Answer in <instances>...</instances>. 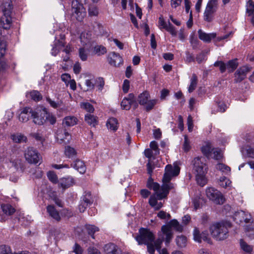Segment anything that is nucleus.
<instances>
[{
    "mask_svg": "<svg viewBox=\"0 0 254 254\" xmlns=\"http://www.w3.org/2000/svg\"><path fill=\"white\" fill-rule=\"evenodd\" d=\"M180 168L175 165H167L165 168V173L163 178V184L161 187L157 183L154 182L150 177L148 180L147 187L156 192L158 199H162L167 197L169 190L175 188L174 184L170 182L172 177L177 176L180 173Z\"/></svg>",
    "mask_w": 254,
    "mask_h": 254,
    "instance_id": "nucleus-1",
    "label": "nucleus"
},
{
    "mask_svg": "<svg viewBox=\"0 0 254 254\" xmlns=\"http://www.w3.org/2000/svg\"><path fill=\"white\" fill-rule=\"evenodd\" d=\"M247 235L251 238H254V223L247 225L246 228Z\"/></svg>",
    "mask_w": 254,
    "mask_h": 254,
    "instance_id": "nucleus-47",
    "label": "nucleus"
},
{
    "mask_svg": "<svg viewBox=\"0 0 254 254\" xmlns=\"http://www.w3.org/2000/svg\"><path fill=\"white\" fill-rule=\"evenodd\" d=\"M89 14L90 16H97L98 14V9L94 5H90L88 8Z\"/></svg>",
    "mask_w": 254,
    "mask_h": 254,
    "instance_id": "nucleus-53",
    "label": "nucleus"
},
{
    "mask_svg": "<svg viewBox=\"0 0 254 254\" xmlns=\"http://www.w3.org/2000/svg\"><path fill=\"white\" fill-rule=\"evenodd\" d=\"M135 102L134 96L133 94L130 93L127 97H125L121 103V106L123 109L129 110L131 107V105Z\"/></svg>",
    "mask_w": 254,
    "mask_h": 254,
    "instance_id": "nucleus-15",
    "label": "nucleus"
},
{
    "mask_svg": "<svg viewBox=\"0 0 254 254\" xmlns=\"http://www.w3.org/2000/svg\"><path fill=\"white\" fill-rule=\"evenodd\" d=\"M12 2L11 0H3L2 8L3 13L5 14H11L12 9Z\"/></svg>",
    "mask_w": 254,
    "mask_h": 254,
    "instance_id": "nucleus-30",
    "label": "nucleus"
},
{
    "mask_svg": "<svg viewBox=\"0 0 254 254\" xmlns=\"http://www.w3.org/2000/svg\"><path fill=\"white\" fill-rule=\"evenodd\" d=\"M93 52L98 56L105 54L107 52L106 48L102 45H97L94 47Z\"/></svg>",
    "mask_w": 254,
    "mask_h": 254,
    "instance_id": "nucleus-37",
    "label": "nucleus"
},
{
    "mask_svg": "<svg viewBox=\"0 0 254 254\" xmlns=\"http://www.w3.org/2000/svg\"><path fill=\"white\" fill-rule=\"evenodd\" d=\"M207 197L216 204H223L224 199L222 193L214 188L209 187L206 190Z\"/></svg>",
    "mask_w": 254,
    "mask_h": 254,
    "instance_id": "nucleus-11",
    "label": "nucleus"
},
{
    "mask_svg": "<svg viewBox=\"0 0 254 254\" xmlns=\"http://www.w3.org/2000/svg\"><path fill=\"white\" fill-rule=\"evenodd\" d=\"M237 60L234 59L229 61L227 64V68L229 72L233 71L238 66Z\"/></svg>",
    "mask_w": 254,
    "mask_h": 254,
    "instance_id": "nucleus-38",
    "label": "nucleus"
},
{
    "mask_svg": "<svg viewBox=\"0 0 254 254\" xmlns=\"http://www.w3.org/2000/svg\"><path fill=\"white\" fill-rule=\"evenodd\" d=\"M235 220L240 222L245 221L246 223L249 222L251 216V215L243 210H240L235 212L234 214Z\"/></svg>",
    "mask_w": 254,
    "mask_h": 254,
    "instance_id": "nucleus-18",
    "label": "nucleus"
},
{
    "mask_svg": "<svg viewBox=\"0 0 254 254\" xmlns=\"http://www.w3.org/2000/svg\"><path fill=\"white\" fill-rule=\"evenodd\" d=\"M206 60V55L203 53L197 55L196 57V60L198 64H200Z\"/></svg>",
    "mask_w": 254,
    "mask_h": 254,
    "instance_id": "nucleus-62",
    "label": "nucleus"
},
{
    "mask_svg": "<svg viewBox=\"0 0 254 254\" xmlns=\"http://www.w3.org/2000/svg\"><path fill=\"white\" fill-rule=\"evenodd\" d=\"M106 125L110 130L116 131L118 128V120L115 118H111L107 121Z\"/></svg>",
    "mask_w": 254,
    "mask_h": 254,
    "instance_id": "nucleus-28",
    "label": "nucleus"
},
{
    "mask_svg": "<svg viewBox=\"0 0 254 254\" xmlns=\"http://www.w3.org/2000/svg\"><path fill=\"white\" fill-rule=\"evenodd\" d=\"M216 168L217 170L226 174L229 173L231 170V169L229 166L222 163L217 164Z\"/></svg>",
    "mask_w": 254,
    "mask_h": 254,
    "instance_id": "nucleus-42",
    "label": "nucleus"
},
{
    "mask_svg": "<svg viewBox=\"0 0 254 254\" xmlns=\"http://www.w3.org/2000/svg\"><path fill=\"white\" fill-rule=\"evenodd\" d=\"M11 139L16 143H21L25 142L27 138L21 133H16L11 135Z\"/></svg>",
    "mask_w": 254,
    "mask_h": 254,
    "instance_id": "nucleus-33",
    "label": "nucleus"
},
{
    "mask_svg": "<svg viewBox=\"0 0 254 254\" xmlns=\"http://www.w3.org/2000/svg\"><path fill=\"white\" fill-rule=\"evenodd\" d=\"M129 84H130L129 81L127 79H125L124 81L122 88H123V92L125 93H127L128 91V90L129 89V86H130Z\"/></svg>",
    "mask_w": 254,
    "mask_h": 254,
    "instance_id": "nucleus-63",
    "label": "nucleus"
},
{
    "mask_svg": "<svg viewBox=\"0 0 254 254\" xmlns=\"http://www.w3.org/2000/svg\"><path fill=\"white\" fill-rule=\"evenodd\" d=\"M64 153L67 157L73 158L76 155V152L73 148L67 146L65 147Z\"/></svg>",
    "mask_w": 254,
    "mask_h": 254,
    "instance_id": "nucleus-39",
    "label": "nucleus"
},
{
    "mask_svg": "<svg viewBox=\"0 0 254 254\" xmlns=\"http://www.w3.org/2000/svg\"><path fill=\"white\" fill-rule=\"evenodd\" d=\"M0 254H12L9 247L2 245L0 246Z\"/></svg>",
    "mask_w": 254,
    "mask_h": 254,
    "instance_id": "nucleus-52",
    "label": "nucleus"
},
{
    "mask_svg": "<svg viewBox=\"0 0 254 254\" xmlns=\"http://www.w3.org/2000/svg\"><path fill=\"white\" fill-rule=\"evenodd\" d=\"M104 249L107 254H122L120 249L112 243L105 245Z\"/></svg>",
    "mask_w": 254,
    "mask_h": 254,
    "instance_id": "nucleus-21",
    "label": "nucleus"
},
{
    "mask_svg": "<svg viewBox=\"0 0 254 254\" xmlns=\"http://www.w3.org/2000/svg\"><path fill=\"white\" fill-rule=\"evenodd\" d=\"M73 16L78 21H81L86 15L85 9L78 0H74L71 3Z\"/></svg>",
    "mask_w": 254,
    "mask_h": 254,
    "instance_id": "nucleus-8",
    "label": "nucleus"
},
{
    "mask_svg": "<svg viewBox=\"0 0 254 254\" xmlns=\"http://www.w3.org/2000/svg\"><path fill=\"white\" fill-rule=\"evenodd\" d=\"M73 184V179L72 178H64L60 180L59 186L64 189H67Z\"/></svg>",
    "mask_w": 254,
    "mask_h": 254,
    "instance_id": "nucleus-26",
    "label": "nucleus"
},
{
    "mask_svg": "<svg viewBox=\"0 0 254 254\" xmlns=\"http://www.w3.org/2000/svg\"><path fill=\"white\" fill-rule=\"evenodd\" d=\"M85 121L90 126L95 127L97 124V118L90 114L85 115Z\"/></svg>",
    "mask_w": 254,
    "mask_h": 254,
    "instance_id": "nucleus-29",
    "label": "nucleus"
},
{
    "mask_svg": "<svg viewBox=\"0 0 254 254\" xmlns=\"http://www.w3.org/2000/svg\"><path fill=\"white\" fill-rule=\"evenodd\" d=\"M150 147L151 149L155 152V154H158L159 153V150L158 147L157 142L155 141H152L150 143Z\"/></svg>",
    "mask_w": 254,
    "mask_h": 254,
    "instance_id": "nucleus-61",
    "label": "nucleus"
},
{
    "mask_svg": "<svg viewBox=\"0 0 254 254\" xmlns=\"http://www.w3.org/2000/svg\"><path fill=\"white\" fill-rule=\"evenodd\" d=\"M10 163L11 164V166H13L17 171L23 172L25 170L24 164L20 159L11 158Z\"/></svg>",
    "mask_w": 254,
    "mask_h": 254,
    "instance_id": "nucleus-22",
    "label": "nucleus"
},
{
    "mask_svg": "<svg viewBox=\"0 0 254 254\" xmlns=\"http://www.w3.org/2000/svg\"><path fill=\"white\" fill-rule=\"evenodd\" d=\"M213 158L216 160H220L222 157L221 150L218 148L213 149Z\"/></svg>",
    "mask_w": 254,
    "mask_h": 254,
    "instance_id": "nucleus-55",
    "label": "nucleus"
},
{
    "mask_svg": "<svg viewBox=\"0 0 254 254\" xmlns=\"http://www.w3.org/2000/svg\"><path fill=\"white\" fill-rule=\"evenodd\" d=\"M177 245L180 248H185L187 243V237L183 235L178 236L176 238Z\"/></svg>",
    "mask_w": 254,
    "mask_h": 254,
    "instance_id": "nucleus-31",
    "label": "nucleus"
},
{
    "mask_svg": "<svg viewBox=\"0 0 254 254\" xmlns=\"http://www.w3.org/2000/svg\"><path fill=\"white\" fill-rule=\"evenodd\" d=\"M91 33H85L82 32L80 35V40L81 42L83 44H87L89 42L90 39H91Z\"/></svg>",
    "mask_w": 254,
    "mask_h": 254,
    "instance_id": "nucleus-43",
    "label": "nucleus"
},
{
    "mask_svg": "<svg viewBox=\"0 0 254 254\" xmlns=\"http://www.w3.org/2000/svg\"><path fill=\"white\" fill-rule=\"evenodd\" d=\"M193 235L194 240L198 243H201L202 240L207 241L208 242H209L210 241V239L208 238V234L207 232H202L201 233L200 236L198 237V236L199 235V231L196 228L194 229Z\"/></svg>",
    "mask_w": 254,
    "mask_h": 254,
    "instance_id": "nucleus-16",
    "label": "nucleus"
},
{
    "mask_svg": "<svg viewBox=\"0 0 254 254\" xmlns=\"http://www.w3.org/2000/svg\"><path fill=\"white\" fill-rule=\"evenodd\" d=\"M231 226L230 222L221 221L212 224L210 227V231L214 239L217 241H222L228 238V230Z\"/></svg>",
    "mask_w": 254,
    "mask_h": 254,
    "instance_id": "nucleus-3",
    "label": "nucleus"
},
{
    "mask_svg": "<svg viewBox=\"0 0 254 254\" xmlns=\"http://www.w3.org/2000/svg\"><path fill=\"white\" fill-rule=\"evenodd\" d=\"M47 176L50 181L53 183H57L58 182L57 176L53 172H49L47 173Z\"/></svg>",
    "mask_w": 254,
    "mask_h": 254,
    "instance_id": "nucleus-58",
    "label": "nucleus"
},
{
    "mask_svg": "<svg viewBox=\"0 0 254 254\" xmlns=\"http://www.w3.org/2000/svg\"><path fill=\"white\" fill-rule=\"evenodd\" d=\"M240 245L242 249L247 253H250L252 251V247L250 245H248L246 242L243 241L242 240L240 241Z\"/></svg>",
    "mask_w": 254,
    "mask_h": 254,
    "instance_id": "nucleus-51",
    "label": "nucleus"
},
{
    "mask_svg": "<svg viewBox=\"0 0 254 254\" xmlns=\"http://www.w3.org/2000/svg\"><path fill=\"white\" fill-rule=\"evenodd\" d=\"M199 38L205 43H209L212 39L216 37V34L215 33H206L203 32L201 29L198 31Z\"/></svg>",
    "mask_w": 254,
    "mask_h": 254,
    "instance_id": "nucleus-20",
    "label": "nucleus"
},
{
    "mask_svg": "<svg viewBox=\"0 0 254 254\" xmlns=\"http://www.w3.org/2000/svg\"><path fill=\"white\" fill-rule=\"evenodd\" d=\"M157 216L161 219L168 220L170 219L171 218V215L170 214L167 213V212L163 210L160 211L157 213Z\"/></svg>",
    "mask_w": 254,
    "mask_h": 254,
    "instance_id": "nucleus-54",
    "label": "nucleus"
},
{
    "mask_svg": "<svg viewBox=\"0 0 254 254\" xmlns=\"http://www.w3.org/2000/svg\"><path fill=\"white\" fill-rule=\"evenodd\" d=\"M231 184V181L225 177H221L219 180V185L223 188H226Z\"/></svg>",
    "mask_w": 254,
    "mask_h": 254,
    "instance_id": "nucleus-46",
    "label": "nucleus"
},
{
    "mask_svg": "<svg viewBox=\"0 0 254 254\" xmlns=\"http://www.w3.org/2000/svg\"><path fill=\"white\" fill-rule=\"evenodd\" d=\"M30 96L32 99L35 101H39L42 98L41 94L37 91H33L30 93Z\"/></svg>",
    "mask_w": 254,
    "mask_h": 254,
    "instance_id": "nucleus-48",
    "label": "nucleus"
},
{
    "mask_svg": "<svg viewBox=\"0 0 254 254\" xmlns=\"http://www.w3.org/2000/svg\"><path fill=\"white\" fill-rule=\"evenodd\" d=\"M158 199V196L156 195V192L154 194L151 195L149 199V203L150 205L154 208L155 210H159L162 208L163 206V204L161 201L158 202L160 200Z\"/></svg>",
    "mask_w": 254,
    "mask_h": 254,
    "instance_id": "nucleus-17",
    "label": "nucleus"
},
{
    "mask_svg": "<svg viewBox=\"0 0 254 254\" xmlns=\"http://www.w3.org/2000/svg\"><path fill=\"white\" fill-rule=\"evenodd\" d=\"M89 53V50L84 48H80L79 49V56L82 61H86Z\"/></svg>",
    "mask_w": 254,
    "mask_h": 254,
    "instance_id": "nucleus-34",
    "label": "nucleus"
},
{
    "mask_svg": "<svg viewBox=\"0 0 254 254\" xmlns=\"http://www.w3.org/2000/svg\"><path fill=\"white\" fill-rule=\"evenodd\" d=\"M32 110L30 108H24L19 115V119L22 122H26L29 119L30 116H31Z\"/></svg>",
    "mask_w": 254,
    "mask_h": 254,
    "instance_id": "nucleus-23",
    "label": "nucleus"
},
{
    "mask_svg": "<svg viewBox=\"0 0 254 254\" xmlns=\"http://www.w3.org/2000/svg\"><path fill=\"white\" fill-rule=\"evenodd\" d=\"M11 24V17L10 14L3 13V15L0 19V28L4 29H9Z\"/></svg>",
    "mask_w": 254,
    "mask_h": 254,
    "instance_id": "nucleus-19",
    "label": "nucleus"
},
{
    "mask_svg": "<svg viewBox=\"0 0 254 254\" xmlns=\"http://www.w3.org/2000/svg\"><path fill=\"white\" fill-rule=\"evenodd\" d=\"M1 208L4 213L10 215L14 212V209L9 204H3L1 205Z\"/></svg>",
    "mask_w": 254,
    "mask_h": 254,
    "instance_id": "nucleus-40",
    "label": "nucleus"
},
{
    "mask_svg": "<svg viewBox=\"0 0 254 254\" xmlns=\"http://www.w3.org/2000/svg\"><path fill=\"white\" fill-rule=\"evenodd\" d=\"M85 228L88 234L91 235L93 239L94 238V233L99 230V229L97 227L92 225H86Z\"/></svg>",
    "mask_w": 254,
    "mask_h": 254,
    "instance_id": "nucleus-36",
    "label": "nucleus"
},
{
    "mask_svg": "<svg viewBox=\"0 0 254 254\" xmlns=\"http://www.w3.org/2000/svg\"><path fill=\"white\" fill-rule=\"evenodd\" d=\"M47 211L49 215L55 220L59 221L61 219L60 214L54 205H48L47 206Z\"/></svg>",
    "mask_w": 254,
    "mask_h": 254,
    "instance_id": "nucleus-24",
    "label": "nucleus"
},
{
    "mask_svg": "<svg viewBox=\"0 0 254 254\" xmlns=\"http://www.w3.org/2000/svg\"><path fill=\"white\" fill-rule=\"evenodd\" d=\"M51 194H50V196L52 198V199L55 201L56 204L58 206L62 207V202L61 201L57 198L56 193L55 192H51Z\"/></svg>",
    "mask_w": 254,
    "mask_h": 254,
    "instance_id": "nucleus-59",
    "label": "nucleus"
},
{
    "mask_svg": "<svg viewBox=\"0 0 254 254\" xmlns=\"http://www.w3.org/2000/svg\"><path fill=\"white\" fill-rule=\"evenodd\" d=\"M137 101L140 105L144 107L147 112L153 109L157 102L156 99H150V94L147 91L140 94L138 96Z\"/></svg>",
    "mask_w": 254,
    "mask_h": 254,
    "instance_id": "nucleus-6",
    "label": "nucleus"
},
{
    "mask_svg": "<svg viewBox=\"0 0 254 254\" xmlns=\"http://www.w3.org/2000/svg\"><path fill=\"white\" fill-rule=\"evenodd\" d=\"M109 64L114 66H119L123 62L122 58L119 54L113 52L108 57Z\"/></svg>",
    "mask_w": 254,
    "mask_h": 254,
    "instance_id": "nucleus-14",
    "label": "nucleus"
},
{
    "mask_svg": "<svg viewBox=\"0 0 254 254\" xmlns=\"http://www.w3.org/2000/svg\"><path fill=\"white\" fill-rule=\"evenodd\" d=\"M80 201L84 203L86 205H89L92 203L93 199L91 196V193L90 192H85L84 195L81 197Z\"/></svg>",
    "mask_w": 254,
    "mask_h": 254,
    "instance_id": "nucleus-32",
    "label": "nucleus"
},
{
    "mask_svg": "<svg viewBox=\"0 0 254 254\" xmlns=\"http://www.w3.org/2000/svg\"><path fill=\"white\" fill-rule=\"evenodd\" d=\"M77 119L74 116L65 117L63 121V125L66 127H71L77 124Z\"/></svg>",
    "mask_w": 254,
    "mask_h": 254,
    "instance_id": "nucleus-27",
    "label": "nucleus"
},
{
    "mask_svg": "<svg viewBox=\"0 0 254 254\" xmlns=\"http://www.w3.org/2000/svg\"><path fill=\"white\" fill-rule=\"evenodd\" d=\"M190 40L193 49L197 47L199 41L194 34H192L190 35Z\"/></svg>",
    "mask_w": 254,
    "mask_h": 254,
    "instance_id": "nucleus-57",
    "label": "nucleus"
},
{
    "mask_svg": "<svg viewBox=\"0 0 254 254\" xmlns=\"http://www.w3.org/2000/svg\"><path fill=\"white\" fill-rule=\"evenodd\" d=\"M46 100L50 106L55 109H57V108L60 107L63 103V102L61 100L55 101L49 97H47Z\"/></svg>",
    "mask_w": 254,
    "mask_h": 254,
    "instance_id": "nucleus-44",
    "label": "nucleus"
},
{
    "mask_svg": "<svg viewBox=\"0 0 254 254\" xmlns=\"http://www.w3.org/2000/svg\"><path fill=\"white\" fill-rule=\"evenodd\" d=\"M48 113L46 109L32 110L31 117L33 122L37 125H42L48 119Z\"/></svg>",
    "mask_w": 254,
    "mask_h": 254,
    "instance_id": "nucleus-9",
    "label": "nucleus"
},
{
    "mask_svg": "<svg viewBox=\"0 0 254 254\" xmlns=\"http://www.w3.org/2000/svg\"><path fill=\"white\" fill-rule=\"evenodd\" d=\"M159 24L160 29H165L173 36L177 35V31L173 25L169 21L167 23L162 16L159 17Z\"/></svg>",
    "mask_w": 254,
    "mask_h": 254,
    "instance_id": "nucleus-13",
    "label": "nucleus"
},
{
    "mask_svg": "<svg viewBox=\"0 0 254 254\" xmlns=\"http://www.w3.org/2000/svg\"><path fill=\"white\" fill-rule=\"evenodd\" d=\"M190 148V142L187 135L184 137V142L183 144V149L185 151H188Z\"/></svg>",
    "mask_w": 254,
    "mask_h": 254,
    "instance_id": "nucleus-60",
    "label": "nucleus"
},
{
    "mask_svg": "<svg viewBox=\"0 0 254 254\" xmlns=\"http://www.w3.org/2000/svg\"><path fill=\"white\" fill-rule=\"evenodd\" d=\"M172 228H174L177 231L179 232H182L183 228L179 222L173 219L171 220L167 225L162 226L161 231L163 234L162 238H159L165 241V244L168 245L173 238V233Z\"/></svg>",
    "mask_w": 254,
    "mask_h": 254,
    "instance_id": "nucleus-5",
    "label": "nucleus"
},
{
    "mask_svg": "<svg viewBox=\"0 0 254 254\" xmlns=\"http://www.w3.org/2000/svg\"><path fill=\"white\" fill-rule=\"evenodd\" d=\"M135 239L138 245L145 244L147 245V251L150 254L154 253L155 237L149 230L143 228H140L138 235L135 237Z\"/></svg>",
    "mask_w": 254,
    "mask_h": 254,
    "instance_id": "nucleus-2",
    "label": "nucleus"
},
{
    "mask_svg": "<svg viewBox=\"0 0 254 254\" xmlns=\"http://www.w3.org/2000/svg\"><path fill=\"white\" fill-rule=\"evenodd\" d=\"M204 161V158L201 157H196L192 161L193 169L196 173V180L197 184L202 187L207 183V179L205 177L207 167Z\"/></svg>",
    "mask_w": 254,
    "mask_h": 254,
    "instance_id": "nucleus-4",
    "label": "nucleus"
},
{
    "mask_svg": "<svg viewBox=\"0 0 254 254\" xmlns=\"http://www.w3.org/2000/svg\"><path fill=\"white\" fill-rule=\"evenodd\" d=\"M210 144L208 143L201 148L202 153L206 156H209L211 151H212Z\"/></svg>",
    "mask_w": 254,
    "mask_h": 254,
    "instance_id": "nucleus-49",
    "label": "nucleus"
},
{
    "mask_svg": "<svg viewBox=\"0 0 254 254\" xmlns=\"http://www.w3.org/2000/svg\"><path fill=\"white\" fill-rule=\"evenodd\" d=\"M217 0H209L204 12V20L210 22L212 20L213 14L217 8Z\"/></svg>",
    "mask_w": 254,
    "mask_h": 254,
    "instance_id": "nucleus-10",
    "label": "nucleus"
},
{
    "mask_svg": "<svg viewBox=\"0 0 254 254\" xmlns=\"http://www.w3.org/2000/svg\"><path fill=\"white\" fill-rule=\"evenodd\" d=\"M71 166L80 174H84L86 171V168L84 162L80 160H76Z\"/></svg>",
    "mask_w": 254,
    "mask_h": 254,
    "instance_id": "nucleus-25",
    "label": "nucleus"
},
{
    "mask_svg": "<svg viewBox=\"0 0 254 254\" xmlns=\"http://www.w3.org/2000/svg\"><path fill=\"white\" fill-rule=\"evenodd\" d=\"M85 84L87 86V90H91L94 88L95 83L90 79H86Z\"/></svg>",
    "mask_w": 254,
    "mask_h": 254,
    "instance_id": "nucleus-64",
    "label": "nucleus"
},
{
    "mask_svg": "<svg viewBox=\"0 0 254 254\" xmlns=\"http://www.w3.org/2000/svg\"><path fill=\"white\" fill-rule=\"evenodd\" d=\"M247 12L249 15H252L254 13V2L252 0L248 2Z\"/></svg>",
    "mask_w": 254,
    "mask_h": 254,
    "instance_id": "nucleus-56",
    "label": "nucleus"
},
{
    "mask_svg": "<svg viewBox=\"0 0 254 254\" xmlns=\"http://www.w3.org/2000/svg\"><path fill=\"white\" fill-rule=\"evenodd\" d=\"M197 78L195 74H193L190 78V84L189 87L188 91L190 93L192 92L196 88Z\"/></svg>",
    "mask_w": 254,
    "mask_h": 254,
    "instance_id": "nucleus-35",
    "label": "nucleus"
},
{
    "mask_svg": "<svg viewBox=\"0 0 254 254\" xmlns=\"http://www.w3.org/2000/svg\"><path fill=\"white\" fill-rule=\"evenodd\" d=\"M54 46L53 47L52 49L51 54L53 56H56L58 53H59V47L60 46H63V43L62 42L60 41V40H58L56 42V43L54 44Z\"/></svg>",
    "mask_w": 254,
    "mask_h": 254,
    "instance_id": "nucleus-45",
    "label": "nucleus"
},
{
    "mask_svg": "<svg viewBox=\"0 0 254 254\" xmlns=\"http://www.w3.org/2000/svg\"><path fill=\"white\" fill-rule=\"evenodd\" d=\"M24 157L26 160L30 164L41 163V156L39 152L33 147H28L25 150Z\"/></svg>",
    "mask_w": 254,
    "mask_h": 254,
    "instance_id": "nucleus-7",
    "label": "nucleus"
},
{
    "mask_svg": "<svg viewBox=\"0 0 254 254\" xmlns=\"http://www.w3.org/2000/svg\"><path fill=\"white\" fill-rule=\"evenodd\" d=\"M80 107L89 113H93L94 111L93 106L89 103H81Z\"/></svg>",
    "mask_w": 254,
    "mask_h": 254,
    "instance_id": "nucleus-50",
    "label": "nucleus"
},
{
    "mask_svg": "<svg viewBox=\"0 0 254 254\" xmlns=\"http://www.w3.org/2000/svg\"><path fill=\"white\" fill-rule=\"evenodd\" d=\"M250 69L247 66H243L238 69L235 73V81L240 82L243 80L246 77L247 74Z\"/></svg>",
    "mask_w": 254,
    "mask_h": 254,
    "instance_id": "nucleus-12",
    "label": "nucleus"
},
{
    "mask_svg": "<svg viewBox=\"0 0 254 254\" xmlns=\"http://www.w3.org/2000/svg\"><path fill=\"white\" fill-rule=\"evenodd\" d=\"M105 85V81L103 77L97 78L95 82V86L99 91H102Z\"/></svg>",
    "mask_w": 254,
    "mask_h": 254,
    "instance_id": "nucleus-41",
    "label": "nucleus"
}]
</instances>
